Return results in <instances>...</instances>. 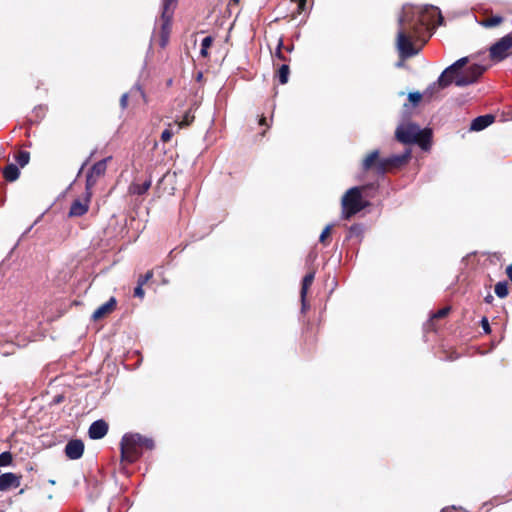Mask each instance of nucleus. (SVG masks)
<instances>
[{"instance_id": "obj_1", "label": "nucleus", "mask_w": 512, "mask_h": 512, "mask_svg": "<svg viewBox=\"0 0 512 512\" xmlns=\"http://www.w3.org/2000/svg\"><path fill=\"white\" fill-rule=\"evenodd\" d=\"M443 21L440 10L432 5H405L398 20L396 48L402 59L419 53L427 41L425 32L433 30Z\"/></svg>"}, {"instance_id": "obj_2", "label": "nucleus", "mask_w": 512, "mask_h": 512, "mask_svg": "<svg viewBox=\"0 0 512 512\" xmlns=\"http://www.w3.org/2000/svg\"><path fill=\"white\" fill-rule=\"evenodd\" d=\"M467 63L468 57H463L447 67L439 76L437 82L429 86L425 94L432 96L434 91L443 89L451 83H455L458 87H464L475 83L484 73L486 68L479 64L466 66Z\"/></svg>"}, {"instance_id": "obj_3", "label": "nucleus", "mask_w": 512, "mask_h": 512, "mask_svg": "<svg viewBox=\"0 0 512 512\" xmlns=\"http://www.w3.org/2000/svg\"><path fill=\"white\" fill-rule=\"evenodd\" d=\"M395 136L403 144H418L423 150H428L432 132L427 128L421 129L414 123H403L397 127Z\"/></svg>"}, {"instance_id": "obj_4", "label": "nucleus", "mask_w": 512, "mask_h": 512, "mask_svg": "<svg viewBox=\"0 0 512 512\" xmlns=\"http://www.w3.org/2000/svg\"><path fill=\"white\" fill-rule=\"evenodd\" d=\"M363 187H352L348 189L341 199V216L343 219H350L352 216L363 210L368 202L362 195Z\"/></svg>"}, {"instance_id": "obj_5", "label": "nucleus", "mask_w": 512, "mask_h": 512, "mask_svg": "<svg viewBox=\"0 0 512 512\" xmlns=\"http://www.w3.org/2000/svg\"><path fill=\"white\" fill-rule=\"evenodd\" d=\"M141 435L138 433L125 434L121 440V459L122 461L133 463L142 454Z\"/></svg>"}, {"instance_id": "obj_6", "label": "nucleus", "mask_w": 512, "mask_h": 512, "mask_svg": "<svg viewBox=\"0 0 512 512\" xmlns=\"http://www.w3.org/2000/svg\"><path fill=\"white\" fill-rule=\"evenodd\" d=\"M511 49L512 34H507L490 47V58L494 61H502L511 54Z\"/></svg>"}, {"instance_id": "obj_7", "label": "nucleus", "mask_w": 512, "mask_h": 512, "mask_svg": "<svg viewBox=\"0 0 512 512\" xmlns=\"http://www.w3.org/2000/svg\"><path fill=\"white\" fill-rule=\"evenodd\" d=\"M410 156H411V151L408 149L401 155H392V156L383 158L382 161H380L376 165V173L384 174L393 168H398V167L402 166L403 164L407 163Z\"/></svg>"}, {"instance_id": "obj_8", "label": "nucleus", "mask_w": 512, "mask_h": 512, "mask_svg": "<svg viewBox=\"0 0 512 512\" xmlns=\"http://www.w3.org/2000/svg\"><path fill=\"white\" fill-rule=\"evenodd\" d=\"M107 169V159H103L95 163L89 170L86 177V191L88 196H91V189L96 184L97 180L105 174Z\"/></svg>"}, {"instance_id": "obj_9", "label": "nucleus", "mask_w": 512, "mask_h": 512, "mask_svg": "<svg viewBox=\"0 0 512 512\" xmlns=\"http://www.w3.org/2000/svg\"><path fill=\"white\" fill-rule=\"evenodd\" d=\"M84 452V444L81 440H71L66 444L65 453L69 459H79Z\"/></svg>"}, {"instance_id": "obj_10", "label": "nucleus", "mask_w": 512, "mask_h": 512, "mask_svg": "<svg viewBox=\"0 0 512 512\" xmlns=\"http://www.w3.org/2000/svg\"><path fill=\"white\" fill-rule=\"evenodd\" d=\"M108 432V424L104 420L94 421L88 430L89 437L91 439H101Z\"/></svg>"}, {"instance_id": "obj_11", "label": "nucleus", "mask_w": 512, "mask_h": 512, "mask_svg": "<svg viewBox=\"0 0 512 512\" xmlns=\"http://www.w3.org/2000/svg\"><path fill=\"white\" fill-rule=\"evenodd\" d=\"M20 486V477L14 473L8 472L0 476V491H6L10 488Z\"/></svg>"}, {"instance_id": "obj_12", "label": "nucleus", "mask_w": 512, "mask_h": 512, "mask_svg": "<svg viewBox=\"0 0 512 512\" xmlns=\"http://www.w3.org/2000/svg\"><path fill=\"white\" fill-rule=\"evenodd\" d=\"M90 197L91 196H88V192L86 191V197L84 200H75L70 207L69 215L73 217L84 215L88 211Z\"/></svg>"}, {"instance_id": "obj_13", "label": "nucleus", "mask_w": 512, "mask_h": 512, "mask_svg": "<svg viewBox=\"0 0 512 512\" xmlns=\"http://www.w3.org/2000/svg\"><path fill=\"white\" fill-rule=\"evenodd\" d=\"M116 306V299L114 297H111L106 303L100 305L92 314L93 320H99L106 316L107 314L111 313Z\"/></svg>"}, {"instance_id": "obj_14", "label": "nucleus", "mask_w": 512, "mask_h": 512, "mask_svg": "<svg viewBox=\"0 0 512 512\" xmlns=\"http://www.w3.org/2000/svg\"><path fill=\"white\" fill-rule=\"evenodd\" d=\"M378 150L371 151L362 161V169L364 171L374 170L376 172V165L382 161Z\"/></svg>"}, {"instance_id": "obj_15", "label": "nucleus", "mask_w": 512, "mask_h": 512, "mask_svg": "<svg viewBox=\"0 0 512 512\" xmlns=\"http://www.w3.org/2000/svg\"><path fill=\"white\" fill-rule=\"evenodd\" d=\"M495 120V117L491 114H486L476 117L470 126L472 131H481L491 125Z\"/></svg>"}, {"instance_id": "obj_16", "label": "nucleus", "mask_w": 512, "mask_h": 512, "mask_svg": "<svg viewBox=\"0 0 512 512\" xmlns=\"http://www.w3.org/2000/svg\"><path fill=\"white\" fill-rule=\"evenodd\" d=\"M176 3L177 0H163V11L161 18L162 21H164V27L169 25V22H171Z\"/></svg>"}, {"instance_id": "obj_17", "label": "nucleus", "mask_w": 512, "mask_h": 512, "mask_svg": "<svg viewBox=\"0 0 512 512\" xmlns=\"http://www.w3.org/2000/svg\"><path fill=\"white\" fill-rule=\"evenodd\" d=\"M313 280H314V273H308L303 278L302 288H301V301H302V309L303 310L306 308L305 299H306L308 289L311 286V284L313 283Z\"/></svg>"}, {"instance_id": "obj_18", "label": "nucleus", "mask_w": 512, "mask_h": 512, "mask_svg": "<svg viewBox=\"0 0 512 512\" xmlns=\"http://www.w3.org/2000/svg\"><path fill=\"white\" fill-rule=\"evenodd\" d=\"M19 175H20V170L17 167V165L14 163L8 164L3 170V176L9 182H13V181L17 180Z\"/></svg>"}, {"instance_id": "obj_19", "label": "nucleus", "mask_w": 512, "mask_h": 512, "mask_svg": "<svg viewBox=\"0 0 512 512\" xmlns=\"http://www.w3.org/2000/svg\"><path fill=\"white\" fill-rule=\"evenodd\" d=\"M151 184H152L151 180H146L142 184L133 183L130 186L129 191L131 194L142 195L148 191V189L151 187Z\"/></svg>"}, {"instance_id": "obj_20", "label": "nucleus", "mask_w": 512, "mask_h": 512, "mask_svg": "<svg viewBox=\"0 0 512 512\" xmlns=\"http://www.w3.org/2000/svg\"><path fill=\"white\" fill-rule=\"evenodd\" d=\"M494 291L499 298H505L508 295V283L506 281L498 282Z\"/></svg>"}, {"instance_id": "obj_21", "label": "nucleus", "mask_w": 512, "mask_h": 512, "mask_svg": "<svg viewBox=\"0 0 512 512\" xmlns=\"http://www.w3.org/2000/svg\"><path fill=\"white\" fill-rule=\"evenodd\" d=\"M176 128H177V126L175 125V123L168 124V128H166L161 134V140L163 142H168L172 138L173 134L179 132V131H176Z\"/></svg>"}, {"instance_id": "obj_22", "label": "nucleus", "mask_w": 512, "mask_h": 512, "mask_svg": "<svg viewBox=\"0 0 512 512\" xmlns=\"http://www.w3.org/2000/svg\"><path fill=\"white\" fill-rule=\"evenodd\" d=\"M193 120L194 116L187 112L181 121L175 123V125L177 126L176 131H180L181 129L189 126L193 122Z\"/></svg>"}, {"instance_id": "obj_23", "label": "nucleus", "mask_w": 512, "mask_h": 512, "mask_svg": "<svg viewBox=\"0 0 512 512\" xmlns=\"http://www.w3.org/2000/svg\"><path fill=\"white\" fill-rule=\"evenodd\" d=\"M289 66L283 64L278 70V79L281 84H286L288 82L289 77Z\"/></svg>"}, {"instance_id": "obj_24", "label": "nucleus", "mask_w": 512, "mask_h": 512, "mask_svg": "<svg viewBox=\"0 0 512 512\" xmlns=\"http://www.w3.org/2000/svg\"><path fill=\"white\" fill-rule=\"evenodd\" d=\"M503 18L501 16H492L487 18L481 22V25L486 28H492L499 25L502 22Z\"/></svg>"}, {"instance_id": "obj_25", "label": "nucleus", "mask_w": 512, "mask_h": 512, "mask_svg": "<svg viewBox=\"0 0 512 512\" xmlns=\"http://www.w3.org/2000/svg\"><path fill=\"white\" fill-rule=\"evenodd\" d=\"M15 160L21 167H24L29 163L30 154L27 151H20L15 156Z\"/></svg>"}, {"instance_id": "obj_26", "label": "nucleus", "mask_w": 512, "mask_h": 512, "mask_svg": "<svg viewBox=\"0 0 512 512\" xmlns=\"http://www.w3.org/2000/svg\"><path fill=\"white\" fill-rule=\"evenodd\" d=\"M213 43V38L211 36H206L201 42V50L200 54L203 57L208 55V49L211 47Z\"/></svg>"}, {"instance_id": "obj_27", "label": "nucleus", "mask_w": 512, "mask_h": 512, "mask_svg": "<svg viewBox=\"0 0 512 512\" xmlns=\"http://www.w3.org/2000/svg\"><path fill=\"white\" fill-rule=\"evenodd\" d=\"M13 457L12 454L8 451H5L0 454V467L9 466L12 463Z\"/></svg>"}, {"instance_id": "obj_28", "label": "nucleus", "mask_w": 512, "mask_h": 512, "mask_svg": "<svg viewBox=\"0 0 512 512\" xmlns=\"http://www.w3.org/2000/svg\"><path fill=\"white\" fill-rule=\"evenodd\" d=\"M170 26H171V22H169V25L165 26V28H164V22L162 23V28H161V46H163V47L168 42L169 33H170Z\"/></svg>"}, {"instance_id": "obj_29", "label": "nucleus", "mask_w": 512, "mask_h": 512, "mask_svg": "<svg viewBox=\"0 0 512 512\" xmlns=\"http://www.w3.org/2000/svg\"><path fill=\"white\" fill-rule=\"evenodd\" d=\"M332 227L333 225L332 224H328L324 229L323 231L321 232L320 234V237H319V241L323 244L326 245V239L329 237L330 233H331V230H332Z\"/></svg>"}, {"instance_id": "obj_30", "label": "nucleus", "mask_w": 512, "mask_h": 512, "mask_svg": "<svg viewBox=\"0 0 512 512\" xmlns=\"http://www.w3.org/2000/svg\"><path fill=\"white\" fill-rule=\"evenodd\" d=\"M141 449L143 450L144 448L145 449H153L154 448V442L152 439L150 438H146L144 436L141 435Z\"/></svg>"}, {"instance_id": "obj_31", "label": "nucleus", "mask_w": 512, "mask_h": 512, "mask_svg": "<svg viewBox=\"0 0 512 512\" xmlns=\"http://www.w3.org/2000/svg\"><path fill=\"white\" fill-rule=\"evenodd\" d=\"M421 94L419 92L409 93L408 99L413 105H417L421 100Z\"/></svg>"}, {"instance_id": "obj_32", "label": "nucleus", "mask_w": 512, "mask_h": 512, "mask_svg": "<svg viewBox=\"0 0 512 512\" xmlns=\"http://www.w3.org/2000/svg\"><path fill=\"white\" fill-rule=\"evenodd\" d=\"M450 311V308L445 307L440 310H438L435 314H433V318H443L445 317Z\"/></svg>"}, {"instance_id": "obj_33", "label": "nucleus", "mask_w": 512, "mask_h": 512, "mask_svg": "<svg viewBox=\"0 0 512 512\" xmlns=\"http://www.w3.org/2000/svg\"><path fill=\"white\" fill-rule=\"evenodd\" d=\"M143 282H138L137 287L134 289V295L139 298H143L144 290L142 288Z\"/></svg>"}, {"instance_id": "obj_34", "label": "nucleus", "mask_w": 512, "mask_h": 512, "mask_svg": "<svg viewBox=\"0 0 512 512\" xmlns=\"http://www.w3.org/2000/svg\"><path fill=\"white\" fill-rule=\"evenodd\" d=\"M120 105L123 109H125L128 105V94L124 93L120 99Z\"/></svg>"}, {"instance_id": "obj_35", "label": "nucleus", "mask_w": 512, "mask_h": 512, "mask_svg": "<svg viewBox=\"0 0 512 512\" xmlns=\"http://www.w3.org/2000/svg\"><path fill=\"white\" fill-rule=\"evenodd\" d=\"M152 272L148 271L145 275L141 276L138 282H143V285L152 277Z\"/></svg>"}, {"instance_id": "obj_36", "label": "nucleus", "mask_w": 512, "mask_h": 512, "mask_svg": "<svg viewBox=\"0 0 512 512\" xmlns=\"http://www.w3.org/2000/svg\"><path fill=\"white\" fill-rule=\"evenodd\" d=\"M482 327L483 329L486 331V332H489V323H488V320L486 318H483L482 321Z\"/></svg>"}, {"instance_id": "obj_37", "label": "nucleus", "mask_w": 512, "mask_h": 512, "mask_svg": "<svg viewBox=\"0 0 512 512\" xmlns=\"http://www.w3.org/2000/svg\"><path fill=\"white\" fill-rule=\"evenodd\" d=\"M506 273L509 279L512 281V267H507Z\"/></svg>"}, {"instance_id": "obj_38", "label": "nucleus", "mask_w": 512, "mask_h": 512, "mask_svg": "<svg viewBox=\"0 0 512 512\" xmlns=\"http://www.w3.org/2000/svg\"><path fill=\"white\" fill-rule=\"evenodd\" d=\"M134 91L136 93H138L140 96H142V97L144 96L143 91L139 87H136L134 90H132V92H134Z\"/></svg>"}, {"instance_id": "obj_39", "label": "nucleus", "mask_w": 512, "mask_h": 512, "mask_svg": "<svg viewBox=\"0 0 512 512\" xmlns=\"http://www.w3.org/2000/svg\"><path fill=\"white\" fill-rule=\"evenodd\" d=\"M397 67H402L403 66V62L402 61H399L397 64H396Z\"/></svg>"}, {"instance_id": "obj_40", "label": "nucleus", "mask_w": 512, "mask_h": 512, "mask_svg": "<svg viewBox=\"0 0 512 512\" xmlns=\"http://www.w3.org/2000/svg\"><path fill=\"white\" fill-rule=\"evenodd\" d=\"M491 299H492V296H488V297L486 298V301H487V302H490V300H491Z\"/></svg>"}, {"instance_id": "obj_41", "label": "nucleus", "mask_w": 512, "mask_h": 512, "mask_svg": "<svg viewBox=\"0 0 512 512\" xmlns=\"http://www.w3.org/2000/svg\"><path fill=\"white\" fill-rule=\"evenodd\" d=\"M264 121H265V118H262L260 123L263 124Z\"/></svg>"}, {"instance_id": "obj_42", "label": "nucleus", "mask_w": 512, "mask_h": 512, "mask_svg": "<svg viewBox=\"0 0 512 512\" xmlns=\"http://www.w3.org/2000/svg\"><path fill=\"white\" fill-rule=\"evenodd\" d=\"M509 267H512V264Z\"/></svg>"}]
</instances>
